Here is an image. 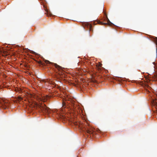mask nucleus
I'll use <instances>...</instances> for the list:
<instances>
[{
    "mask_svg": "<svg viewBox=\"0 0 157 157\" xmlns=\"http://www.w3.org/2000/svg\"><path fill=\"white\" fill-rule=\"evenodd\" d=\"M18 99L19 100H21L22 99L21 98V97H18Z\"/></svg>",
    "mask_w": 157,
    "mask_h": 157,
    "instance_id": "obj_10",
    "label": "nucleus"
},
{
    "mask_svg": "<svg viewBox=\"0 0 157 157\" xmlns=\"http://www.w3.org/2000/svg\"><path fill=\"white\" fill-rule=\"evenodd\" d=\"M155 78L157 80V75L155 76Z\"/></svg>",
    "mask_w": 157,
    "mask_h": 157,
    "instance_id": "obj_11",
    "label": "nucleus"
},
{
    "mask_svg": "<svg viewBox=\"0 0 157 157\" xmlns=\"http://www.w3.org/2000/svg\"><path fill=\"white\" fill-rule=\"evenodd\" d=\"M40 109L43 113H49V109L47 108L44 104L41 105L40 107Z\"/></svg>",
    "mask_w": 157,
    "mask_h": 157,
    "instance_id": "obj_4",
    "label": "nucleus"
},
{
    "mask_svg": "<svg viewBox=\"0 0 157 157\" xmlns=\"http://www.w3.org/2000/svg\"><path fill=\"white\" fill-rule=\"evenodd\" d=\"M108 21H109V19H108Z\"/></svg>",
    "mask_w": 157,
    "mask_h": 157,
    "instance_id": "obj_16",
    "label": "nucleus"
},
{
    "mask_svg": "<svg viewBox=\"0 0 157 157\" xmlns=\"http://www.w3.org/2000/svg\"><path fill=\"white\" fill-rule=\"evenodd\" d=\"M153 63L154 64V63H155V62H153Z\"/></svg>",
    "mask_w": 157,
    "mask_h": 157,
    "instance_id": "obj_15",
    "label": "nucleus"
},
{
    "mask_svg": "<svg viewBox=\"0 0 157 157\" xmlns=\"http://www.w3.org/2000/svg\"><path fill=\"white\" fill-rule=\"evenodd\" d=\"M9 105L8 100H4L0 98V107L5 109Z\"/></svg>",
    "mask_w": 157,
    "mask_h": 157,
    "instance_id": "obj_3",
    "label": "nucleus"
},
{
    "mask_svg": "<svg viewBox=\"0 0 157 157\" xmlns=\"http://www.w3.org/2000/svg\"><path fill=\"white\" fill-rule=\"evenodd\" d=\"M55 71L56 72V73H58V72L57 71H56V70H55Z\"/></svg>",
    "mask_w": 157,
    "mask_h": 157,
    "instance_id": "obj_14",
    "label": "nucleus"
},
{
    "mask_svg": "<svg viewBox=\"0 0 157 157\" xmlns=\"http://www.w3.org/2000/svg\"><path fill=\"white\" fill-rule=\"evenodd\" d=\"M45 62L47 64H52V66H54L59 72L58 73V74L59 75H60L61 73L60 70L62 69V67H61L58 65L56 63H53L47 60H45Z\"/></svg>",
    "mask_w": 157,
    "mask_h": 157,
    "instance_id": "obj_2",
    "label": "nucleus"
},
{
    "mask_svg": "<svg viewBox=\"0 0 157 157\" xmlns=\"http://www.w3.org/2000/svg\"><path fill=\"white\" fill-rule=\"evenodd\" d=\"M32 97L35 98H36L37 99V100H39L43 101H45L46 100H48V98H49V96L48 95L42 98H39L35 94L33 95L32 96Z\"/></svg>",
    "mask_w": 157,
    "mask_h": 157,
    "instance_id": "obj_5",
    "label": "nucleus"
},
{
    "mask_svg": "<svg viewBox=\"0 0 157 157\" xmlns=\"http://www.w3.org/2000/svg\"><path fill=\"white\" fill-rule=\"evenodd\" d=\"M108 24H109V25H110V24H112V23H111L109 21V23H108Z\"/></svg>",
    "mask_w": 157,
    "mask_h": 157,
    "instance_id": "obj_12",
    "label": "nucleus"
},
{
    "mask_svg": "<svg viewBox=\"0 0 157 157\" xmlns=\"http://www.w3.org/2000/svg\"><path fill=\"white\" fill-rule=\"evenodd\" d=\"M154 39L153 42H154L156 44V51L157 52V37H152Z\"/></svg>",
    "mask_w": 157,
    "mask_h": 157,
    "instance_id": "obj_8",
    "label": "nucleus"
},
{
    "mask_svg": "<svg viewBox=\"0 0 157 157\" xmlns=\"http://www.w3.org/2000/svg\"><path fill=\"white\" fill-rule=\"evenodd\" d=\"M151 104L152 106L157 109V99H153L151 101Z\"/></svg>",
    "mask_w": 157,
    "mask_h": 157,
    "instance_id": "obj_7",
    "label": "nucleus"
},
{
    "mask_svg": "<svg viewBox=\"0 0 157 157\" xmlns=\"http://www.w3.org/2000/svg\"><path fill=\"white\" fill-rule=\"evenodd\" d=\"M33 52V53H34V52Z\"/></svg>",
    "mask_w": 157,
    "mask_h": 157,
    "instance_id": "obj_17",
    "label": "nucleus"
},
{
    "mask_svg": "<svg viewBox=\"0 0 157 157\" xmlns=\"http://www.w3.org/2000/svg\"><path fill=\"white\" fill-rule=\"evenodd\" d=\"M37 62L40 65H44V63H43L41 61H37Z\"/></svg>",
    "mask_w": 157,
    "mask_h": 157,
    "instance_id": "obj_9",
    "label": "nucleus"
},
{
    "mask_svg": "<svg viewBox=\"0 0 157 157\" xmlns=\"http://www.w3.org/2000/svg\"><path fill=\"white\" fill-rule=\"evenodd\" d=\"M83 26L84 27H87L89 29V30H91L92 28V25L89 22H85L83 24Z\"/></svg>",
    "mask_w": 157,
    "mask_h": 157,
    "instance_id": "obj_6",
    "label": "nucleus"
},
{
    "mask_svg": "<svg viewBox=\"0 0 157 157\" xmlns=\"http://www.w3.org/2000/svg\"><path fill=\"white\" fill-rule=\"evenodd\" d=\"M101 23V24H107V23Z\"/></svg>",
    "mask_w": 157,
    "mask_h": 157,
    "instance_id": "obj_13",
    "label": "nucleus"
},
{
    "mask_svg": "<svg viewBox=\"0 0 157 157\" xmlns=\"http://www.w3.org/2000/svg\"><path fill=\"white\" fill-rule=\"evenodd\" d=\"M73 123L75 125L78 126L83 131H84L86 133L91 135H94L95 132L93 130V128L88 124L86 122L85 124H84L81 122L74 121Z\"/></svg>",
    "mask_w": 157,
    "mask_h": 157,
    "instance_id": "obj_1",
    "label": "nucleus"
}]
</instances>
